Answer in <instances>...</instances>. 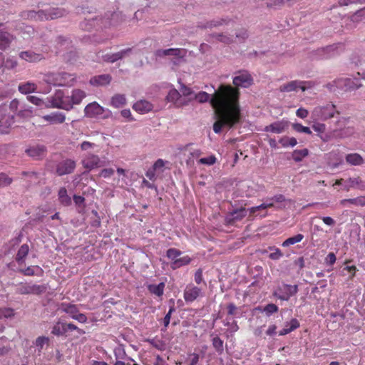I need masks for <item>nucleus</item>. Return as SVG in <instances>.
Masks as SVG:
<instances>
[{
  "instance_id": "27",
  "label": "nucleus",
  "mask_w": 365,
  "mask_h": 365,
  "mask_svg": "<svg viewBox=\"0 0 365 365\" xmlns=\"http://www.w3.org/2000/svg\"><path fill=\"white\" fill-rule=\"evenodd\" d=\"M86 97V93L80 89H75L72 91L70 96V102L71 103V108L73 105L79 104L81 101Z\"/></svg>"
},
{
  "instance_id": "62",
  "label": "nucleus",
  "mask_w": 365,
  "mask_h": 365,
  "mask_svg": "<svg viewBox=\"0 0 365 365\" xmlns=\"http://www.w3.org/2000/svg\"><path fill=\"white\" fill-rule=\"evenodd\" d=\"M325 260H326L327 264H329V265L332 266L335 263V262L336 260V255H334V253L330 252L327 256Z\"/></svg>"
},
{
  "instance_id": "35",
  "label": "nucleus",
  "mask_w": 365,
  "mask_h": 365,
  "mask_svg": "<svg viewBox=\"0 0 365 365\" xmlns=\"http://www.w3.org/2000/svg\"><path fill=\"white\" fill-rule=\"evenodd\" d=\"M67 331L65 323L57 322L52 328L51 334L55 336H61Z\"/></svg>"
},
{
  "instance_id": "21",
  "label": "nucleus",
  "mask_w": 365,
  "mask_h": 365,
  "mask_svg": "<svg viewBox=\"0 0 365 365\" xmlns=\"http://www.w3.org/2000/svg\"><path fill=\"white\" fill-rule=\"evenodd\" d=\"M345 190L349 191L351 188L357 187L360 190L365 189V182L361 179L360 177L349 178L346 181Z\"/></svg>"
},
{
  "instance_id": "16",
  "label": "nucleus",
  "mask_w": 365,
  "mask_h": 365,
  "mask_svg": "<svg viewBox=\"0 0 365 365\" xmlns=\"http://www.w3.org/2000/svg\"><path fill=\"white\" fill-rule=\"evenodd\" d=\"M288 128V122L284 120L276 121L269 125L265 126L264 130L265 132H271L273 133H282Z\"/></svg>"
},
{
  "instance_id": "18",
  "label": "nucleus",
  "mask_w": 365,
  "mask_h": 365,
  "mask_svg": "<svg viewBox=\"0 0 365 365\" xmlns=\"http://www.w3.org/2000/svg\"><path fill=\"white\" fill-rule=\"evenodd\" d=\"M26 153L35 159L43 158L46 153V148L44 145H34L26 150Z\"/></svg>"
},
{
  "instance_id": "47",
  "label": "nucleus",
  "mask_w": 365,
  "mask_h": 365,
  "mask_svg": "<svg viewBox=\"0 0 365 365\" xmlns=\"http://www.w3.org/2000/svg\"><path fill=\"white\" fill-rule=\"evenodd\" d=\"M49 339L46 336H38L35 341L36 346L38 347V351L40 354L45 344H48Z\"/></svg>"
},
{
  "instance_id": "32",
  "label": "nucleus",
  "mask_w": 365,
  "mask_h": 365,
  "mask_svg": "<svg viewBox=\"0 0 365 365\" xmlns=\"http://www.w3.org/2000/svg\"><path fill=\"white\" fill-rule=\"evenodd\" d=\"M110 103L115 108H120L125 105L126 98L123 94H115L112 97Z\"/></svg>"
},
{
  "instance_id": "4",
  "label": "nucleus",
  "mask_w": 365,
  "mask_h": 365,
  "mask_svg": "<svg viewBox=\"0 0 365 365\" xmlns=\"http://www.w3.org/2000/svg\"><path fill=\"white\" fill-rule=\"evenodd\" d=\"M70 96L66 95L65 92L62 90H58L54 95L49 98L48 104H46V108H61L66 110L71 109V103Z\"/></svg>"
},
{
  "instance_id": "5",
  "label": "nucleus",
  "mask_w": 365,
  "mask_h": 365,
  "mask_svg": "<svg viewBox=\"0 0 365 365\" xmlns=\"http://www.w3.org/2000/svg\"><path fill=\"white\" fill-rule=\"evenodd\" d=\"M298 292L297 285H290L284 284L282 286L278 287L274 292L273 295L278 299L283 301H288L289 298L295 295Z\"/></svg>"
},
{
  "instance_id": "15",
  "label": "nucleus",
  "mask_w": 365,
  "mask_h": 365,
  "mask_svg": "<svg viewBox=\"0 0 365 365\" xmlns=\"http://www.w3.org/2000/svg\"><path fill=\"white\" fill-rule=\"evenodd\" d=\"M101 160L98 155L94 154H88L82 160L83 167L88 170H92L100 166Z\"/></svg>"
},
{
  "instance_id": "26",
  "label": "nucleus",
  "mask_w": 365,
  "mask_h": 365,
  "mask_svg": "<svg viewBox=\"0 0 365 365\" xmlns=\"http://www.w3.org/2000/svg\"><path fill=\"white\" fill-rule=\"evenodd\" d=\"M345 159L348 164L354 166L361 165L364 163L362 156L356 153L347 154Z\"/></svg>"
},
{
  "instance_id": "46",
  "label": "nucleus",
  "mask_w": 365,
  "mask_h": 365,
  "mask_svg": "<svg viewBox=\"0 0 365 365\" xmlns=\"http://www.w3.org/2000/svg\"><path fill=\"white\" fill-rule=\"evenodd\" d=\"M268 249L269 250H272L273 251L272 252H271L269 255V259H273V260H278L282 256H283V253L282 252V251L277 248V247H269Z\"/></svg>"
},
{
  "instance_id": "43",
  "label": "nucleus",
  "mask_w": 365,
  "mask_h": 365,
  "mask_svg": "<svg viewBox=\"0 0 365 365\" xmlns=\"http://www.w3.org/2000/svg\"><path fill=\"white\" fill-rule=\"evenodd\" d=\"M212 38L216 41L222 42L226 44H230L232 42V38L230 36L225 35L223 34H217L211 36Z\"/></svg>"
},
{
  "instance_id": "53",
  "label": "nucleus",
  "mask_w": 365,
  "mask_h": 365,
  "mask_svg": "<svg viewBox=\"0 0 365 365\" xmlns=\"http://www.w3.org/2000/svg\"><path fill=\"white\" fill-rule=\"evenodd\" d=\"M279 310V308L278 307L274 304H268L267 305H266L264 308V312L267 314V315H271L274 313H276Z\"/></svg>"
},
{
  "instance_id": "31",
  "label": "nucleus",
  "mask_w": 365,
  "mask_h": 365,
  "mask_svg": "<svg viewBox=\"0 0 365 365\" xmlns=\"http://www.w3.org/2000/svg\"><path fill=\"white\" fill-rule=\"evenodd\" d=\"M165 288V283L160 282L158 284H149L148 286V291L158 297H160L163 294Z\"/></svg>"
},
{
  "instance_id": "59",
  "label": "nucleus",
  "mask_w": 365,
  "mask_h": 365,
  "mask_svg": "<svg viewBox=\"0 0 365 365\" xmlns=\"http://www.w3.org/2000/svg\"><path fill=\"white\" fill-rule=\"evenodd\" d=\"M1 314L3 315V317H11L14 315V310L11 308H1Z\"/></svg>"
},
{
  "instance_id": "50",
  "label": "nucleus",
  "mask_w": 365,
  "mask_h": 365,
  "mask_svg": "<svg viewBox=\"0 0 365 365\" xmlns=\"http://www.w3.org/2000/svg\"><path fill=\"white\" fill-rule=\"evenodd\" d=\"M64 14V9L58 8L53 9L52 10H51L48 17H50L51 19H56L63 16Z\"/></svg>"
},
{
  "instance_id": "29",
  "label": "nucleus",
  "mask_w": 365,
  "mask_h": 365,
  "mask_svg": "<svg viewBox=\"0 0 365 365\" xmlns=\"http://www.w3.org/2000/svg\"><path fill=\"white\" fill-rule=\"evenodd\" d=\"M58 200L63 206H68L71 204V199L68 196L66 187H61L58 193Z\"/></svg>"
},
{
  "instance_id": "42",
  "label": "nucleus",
  "mask_w": 365,
  "mask_h": 365,
  "mask_svg": "<svg viewBox=\"0 0 365 365\" xmlns=\"http://www.w3.org/2000/svg\"><path fill=\"white\" fill-rule=\"evenodd\" d=\"M179 92L180 93L182 98H185V100H188L190 98H193L195 94L190 88L183 84L181 85Z\"/></svg>"
},
{
  "instance_id": "36",
  "label": "nucleus",
  "mask_w": 365,
  "mask_h": 365,
  "mask_svg": "<svg viewBox=\"0 0 365 365\" xmlns=\"http://www.w3.org/2000/svg\"><path fill=\"white\" fill-rule=\"evenodd\" d=\"M186 54V50L184 48H168L167 49L168 56H173L178 57L177 61H180Z\"/></svg>"
},
{
  "instance_id": "28",
  "label": "nucleus",
  "mask_w": 365,
  "mask_h": 365,
  "mask_svg": "<svg viewBox=\"0 0 365 365\" xmlns=\"http://www.w3.org/2000/svg\"><path fill=\"white\" fill-rule=\"evenodd\" d=\"M14 123L13 117L5 115L0 120V133L6 134L9 133V128Z\"/></svg>"
},
{
  "instance_id": "57",
  "label": "nucleus",
  "mask_w": 365,
  "mask_h": 365,
  "mask_svg": "<svg viewBox=\"0 0 365 365\" xmlns=\"http://www.w3.org/2000/svg\"><path fill=\"white\" fill-rule=\"evenodd\" d=\"M216 161V158L214 155H210L207 158H202L199 160V163L203 165H211Z\"/></svg>"
},
{
  "instance_id": "56",
  "label": "nucleus",
  "mask_w": 365,
  "mask_h": 365,
  "mask_svg": "<svg viewBox=\"0 0 365 365\" xmlns=\"http://www.w3.org/2000/svg\"><path fill=\"white\" fill-rule=\"evenodd\" d=\"M194 279L197 284H200L202 282H203L206 285V283L205 282V281L203 279L202 269L201 268H199L195 272V276H194Z\"/></svg>"
},
{
  "instance_id": "58",
  "label": "nucleus",
  "mask_w": 365,
  "mask_h": 365,
  "mask_svg": "<svg viewBox=\"0 0 365 365\" xmlns=\"http://www.w3.org/2000/svg\"><path fill=\"white\" fill-rule=\"evenodd\" d=\"M175 311V308L174 305H173L170 307L168 312L165 316V317L163 319V323H164V326L165 327H167L169 325L170 318H171V314Z\"/></svg>"
},
{
  "instance_id": "24",
  "label": "nucleus",
  "mask_w": 365,
  "mask_h": 365,
  "mask_svg": "<svg viewBox=\"0 0 365 365\" xmlns=\"http://www.w3.org/2000/svg\"><path fill=\"white\" fill-rule=\"evenodd\" d=\"M111 79L112 78L109 74H102L92 78L90 83L93 86H104L109 84Z\"/></svg>"
},
{
  "instance_id": "54",
  "label": "nucleus",
  "mask_w": 365,
  "mask_h": 365,
  "mask_svg": "<svg viewBox=\"0 0 365 365\" xmlns=\"http://www.w3.org/2000/svg\"><path fill=\"white\" fill-rule=\"evenodd\" d=\"M12 179L9 178L5 173H0V187H4L10 185Z\"/></svg>"
},
{
  "instance_id": "6",
  "label": "nucleus",
  "mask_w": 365,
  "mask_h": 365,
  "mask_svg": "<svg viewBox=\"0 0 365 365\" xmlns=\"http://www.w3.org/2000/svg\"><path fill=\"white\" fill-rule=\"evenodd\" d=\"M76 166V163L73 160H63L56 164V174L58 176L71 174L74 171Z\"/></svg>"
},
{
  "instance_id": "48",
  "label": "nucleus",
  "mask_w": 365,
  "mask_h": 365,
  "mask_svg": "<svg viewBox=\"0 0 365 365\" xmlns=\"http://www.w3.org/2000/svg\"><path fill=\"white\" fill-rule=\"evenodd\" d=\"M292 128L297 133H304L308 135L312 134V130L309 127L302 125L300 123H293Z\"/></svg>"
},
{
  "instance_id": "25",
  "label": "nucleus",
  "mask_w": 365,
  "mask_h": 365,
  "mask_svg": "<svg viewBox=\"0 0 365 365\" xmlns=\"http://www.w3.org/2000/svg\"><path fill=\"white\" fill-rule=\"evenodd\" d=\"M300 324L297 319H292L289 322L286 323L284 329L279 331V335H286L299 328Z\"/></svg>"
},
{
  "instance_id": "10",
  "label": "nucleus",
  "mask_w": 365,
  "mask_h": 365,
  "mask_svg": "<svg viewBox=\"0 0 365 365\" xmlns=\"http://www.w3.org/2000/svg\"><path fill=\"white\" fill-rule=\"evenodd\" d=\"M201 295V289L195 286L192 284H190L186 286L184 290L183 297L186 302L190 303L194 302Z\"/></svg>"
},
{
  "instance_id": "17",
  "label": "nucleus",
  "mask_w": 365,
  "mask_h": 365,
  "mask_svg": "<svg viewBox=\"0 0 365 365\" xmlns=\"http://www.w3.org/2000/svg\"><path fill=\"white\" fill-rule=\"evenodd\" d=\"M84 112L86 116L93 118L102 115L104 112V108L96 102H93L86 106Z\"/></svg>"
},
{
  "instance_id": "19",
  "label": "nucleus",
  "mask_w": 365,
  "mask_h": 365,
  "mask_svg": "<svg viewBox=\"0 0 365 365\" xmlns=\"http://www.w3.org/2000/svg\"><path fill=\"white\" fill-rule=\"evenodd\" d=\"M42 118L50 124H61L66 120V115L61 112H53L42 116Z\"/></svg>"
},
{
  "instance_id": "38",
  "label": "nucleus",
  "mask_w": 365,
  "mask_h": 365,
  "mask_svg": "<svg viewBox=\"0 0 365 365\" xmlns=\"http://www.w3.org/2000/svg\"><path fill=\"white\" fill-rule=\"evenodd\" d=\"M303 239L304 235L302 234H297V235L287 238L282 242V245L284 247H289L290 245L300 242Z\"/></svg>"
},
{
  "instance_id": "8",
  "label": "nucleus",
  "mask_w": 365,
  "mask_h": 365,
  "mask_svg": "<svg viewBox=\"0 0 365 365\" xmlns=\"http://www.w3.org/2000/svg\"><path fill=\"white\" fill-rule=\"evenodd\" d=\"M252 82L253 78L248 72L240 71L233 78L235 87L232 88L239 91V87L247 88L252 84Z\"/></svg>"
},
{
  "instance_id": "13",
  "label": "nucleus",
  "mask_w": 365,
  "mask_h": 365,
  "mask_svg": "<svg viewBox=\"0 0 365 365\" xmlns=\"http://www.w3.org/2000/svg\"><path fill=\"white\" fill-rule=\"evenodd\" d=\"M12 40L13 36L5 30L4 24L0 23V50L9 48Z\"/></svg>"
},
{
  "instance_id": "11",
  "label": "nucleus",
  "mask_w": 365,
  "mask_h": 365,
  "mask_svg": "<svg viewBox=\"0 0 365 365\" xmlns=\"http://www.w3.org/2000/svg\"><path fill=\"white\" fill-rule=\"evenodd\" d=\"M247 210L245 207L236 209L227 215L225 221L228 225H234L247 216Z\"/></svg>"
},
{
  "instance_id": "14",
  "label": "nucleus",
  "mask_w": 365,
  "mask_h": 365,
  "mask_svg": "<svg viewBox=\"0 0 365 365\" xmlns=\"http://www.w3.org/2000/svg\"><path fill=\"white\" fill-rule=\"evenodd\" d=\"M304 83H306V82L300 81H292L288 82L287 83L280 86L279 90L280 92L284 93L296 91L297 88H300L302 91H305L307 88L304 86Z\"/></svg>"
},
{
  "instance_id": "34",
  "label": "nucleus",
  "mask_w": 365,
  "mask_h": 365,
  "mask_svg": "<svg viewBox=\"0 0 365 365\" xmlns=\"http://www.w3.org/2000/svg\"><path fill=\"white\" fill-rule=\"evenodd\" d=\"M36 85L34 83L26 82L24 83L19 84V91L24 94L30 93L34 92L36 89Z\"/></svg>"
},
{
  "instance_id": "60",
  "label": "nucleus",
  "mask_w": 365,
  "mask_h": 365,
  "mask_svg": "<svg viewBox=\"0 0 365 365\" xmlns=\"http://www.w3.org/2000/svg\"><path fill=\"white\" fill-rule=\"evenodd\" d=\"M296 115L297 117L304 119L308 116L309 112L307 109L300 108L297 110Z\"/></svg>"
},
{
  "instance_id": "41",
  "label": "nucleus",
  "mask_w": 365,
  "mask_h": 365,
  "mask_svg": "<svg viewBox=\"0 0 365 365\" xmlns=\"http://www.w3.org/2000/svg\"><path fill=\"white\" fill-rule=\"evenodd\" d=\"M190 262L191 259L189 256H184L173 261L172 263V267L175 269L177 267H180V266L188 264Z\"/></svg>"
},
{
  "instance_id": "45",
  "label": "nucleus",
  "mask_w": 365,
  "mask_h": 365,
  "mask_svg": "<svg viewBox=\"0 0 365 365\" xmlns=\"http://www.w3.org/2000/svg\"><path fill=\"white\" fill-rule=\"evenodd\" d=\"M19 63L14 57H8L4 63L5 68L13 70L18 66Z\"/></svg>"
},
{
  "instance_id": "49",
  "label": "nucleus",
  "mask_w": 365,
  "mask_h": 365,
  "mask_svg": "<svg viewBox=\"0 0 365 365\" xmlns=\"http://www.w3.org/2000/svg\"><path fill=\"white\" fill-rule=\"evenodd\" d=\"M313 124L312 128L315 132L319 133H323L326 130V125L324 123H319V121H314L312 120Z\"/></svg>"
},
{
  "instance_id": "30",
  "label": "nucleus",
  "mask_w": 365,
  "mask_h": 365,
  "mask_svg": "<svg viewBox=\"0 0 365 365\" xmlns=\"http://www.w3.org/2000/svg\"><path fill=\"white\" fill-rule=\"evenodd\" d=\"M29 246L27 244L22 245L18 250L16 256V260L18 263L24 262L26 257L29 254Z\"/></svg>"
},
{
  "instance_id": "40",
  "label": "nucleus",
  "mask_w": 365,
  "mask_h": 365,
  "mask_svg": "<svg viewBox=\"0 0 365 365\" xmlns=\"http://www.w3.org/2000/svg\"><path fill=\"white\" fill-rule=\"evenodd\" d=\"M279 143L282 147L287 148L289 146L294 147L297 144V140L294 137L284 136L279 140Z\"/></svg>"
},
{
  "instance_id": "23",
  "label": "nucleus",
  "mask_w": 365,
  "mask_h": 365,
  "mask_svg": "<svg viewBox=\"0 0 365 365\" xmlns=\"http://www.w3.org/2000/svg\"><path fill=\"white\" fill-rule=\"evenodd\" d=\"M133 108L140 113H145L153 109V105L147 101L140 100L134 103Z\"/></svg>"
},
{
  "instance_id": "12",
  "label": "nucleus",
  "mask_w": 365,
  "mask_h": 365,
  "mask_svg": "<svg viewBox=\"0 0 365 365\" xmlns=\"http://www.w3.org/2000/svg\"><path fill=\"white\" fill-rule=\"evenodd\" d=\"M21 59L29 63H37L44 59V56L41 53H36L31 50L21 51L19 53Z\"/></svg>"
},
{
  "instance_id": "61",
  "label": "nucleus",
  "mask_w": 365,
  "mask_h": 365,
  "mask_svg": "<svg viewBox=\"0 0 365 365\" xmlns=\"http://www.w3.org/2000/svg\"><path fill=\"white\" fill-rule=\"evenodd\" d=\"M114 173V170L113 168H106L103 169L100 173L101 177L105 178L110 177Z\"/></svg>"
},
{
  "instance_id": "7",
  "label": "nucleus",
  "mask_w": 365,
  "mask_h": 365,
  "mask_svg": "<svg viewBox=\"0 0 365 365\" xmlns=\"http://www.w3.org/2000/svg\"><path fill=\"white\" fill-rule=\"evenodd\" d=\"M46 287L45 285L34 284L31 283H21L18 292L21 294H41L45 292Z\"/></svg>"
},
{
  "instance_id": "9",
  "label": "nucleus",
  "mask_w": 365,
  "mask_h": 365,
  "mask_svg": "<svg viewBox=\"0 0 365 365\" xmlns=\"http://www.w3.org/2000/svg\"><path fill=\"white\" fill-rule=\"evenodd\" d=\"M192 98H190L188 100L182 98L180 93L175 88L170 90L166 96L167 101L173 103L178 108L187 106L192 101Z\"/></svg>"
},
{
  "instance_id": "37",
  "label": "nucleus",
  "mask_w": 365,
  "mask_h": 365,
  "mask_svg": "<svg viewBox=\"0 0 365 365\" xmlns=\"http://www.w3.org/2000/svg\"><path fill=\"white\" fill-rule=\"evenodd\" d=\"M229 20L225 19H218L216 20H212L209 22H207L204 26H200L202 29H212L214 27H217L223 24H228Z\"/></svg>"
},
{
  "instance_id": "64",
  "label": "nucleus",
  "mask_w": 365,
  "mask_h": 365,
  "mask_svg": "<svg viewBox=\"0 0 365 365\" xmlns=\"http://www.w3.org/2000/svg\"><path fill=\"white\" fill-rule=\"evenodd\" d=\"M199 355L196 353L190 354V359L188 365H197L199 361Z\"/></svg>"
},
{
  "instance_id": "33",
  "label": "nucleus",
  "mask_w": 365,
  "mask_h": 365,
  "mask_svg": "<svg viewBox=\"0 0 365 365\" xmlns=\"http://www.w3.org/2000/svg\"><path fill=\"white\" fill-rule=\"evenodd\" d=\"M308 155L309 150L307 148L294 150L292 153V159L297 163L301 162Z\"/></svg>"
},
{
  "instance_id": "55",
  "label": "nucleus",
  "mask_w": 365,
  "mask_h": 365,
  "mask_svg": "<svg viewBox=\"0 0 365 365\" xmlns=\"http://www.w3.org/2000/svg\"><path fill=\"white\" fill-rule=\"evenodd\" d=\"M27 99L29 102L37 106H42L43 105H46L42 99L35 96H27Z\"/></svg>"
},
{
  "instance_id": "52",
  "label": "nucleus",
  "mask_w": 365,
  "mask_h": 365,
  "mask_svg": "<svg viewBox=\"0 0 365 365\" xmlns=\"http://www.w3.org/2000/svg\"><path fill=\"white\" fill-rule=\"evenodd\" d=\"M349 203L356 206H364L365 205V196H360L355 198H350Z\"/></svg>"
},
{
  "instance_id": "20",
  "label": "nucleus",
  "mask_w": 365,
  "mask_h": 365,
  "mask_svg": "<svg viewBox=\"0 0 365 365\" xmlns=\"http://www.w3.org/2000/svg\"><path fill=\"white\" fill-rule=\"evenodd\" d=\"M21 16L25 19L42 20L43 18L48 19V15L43 11H24L21 12Z\"/></svg>"
},
{
  "instance_id": "3",
  "label": "nucleus",
  "mask_w": 365,
  "mask_h": 365,
  "mask_svg": "<svg viewBox=\"0 0 365 365\" xmlns=\"http://www.w3.org/2000/svg\"><path fill=\"white\" fill-rule=\"evenodd\" d=\"M335 114H339L336 110L335 105L333 103H327L325 106H319L315 107L312 112V119L314 121H325L333 118Z\"/></svg>"
},
{
  "instance_id": "22",
  "label": "nucleus",
  "mask_w": 365,
  "mask_h": 365,
  "mask_svg": "<svg viewBox=\"0 0 365 365\" xmlns=\"http://www.w3.org/2000/svg\"><path fill=\"white\" fill-rule=\"evenodd\" d=\"M131 51V48H126L119 52L112 54H106L103 56V59L109 63H114L121 58H123L126 54Z\"/></svg>"
},
{
  "instance_id": "2",
  "label": "nucleus",
  "mask_w": 365,
  "mask_h": 365,
  "mask_svg": "<svg viewBox=\"0 0 365 365\" xmlns=\"http://www.w3.org/2000/svg\"><path fill=\"white\" fill-rule=\"evenodd\" d=\"M45 81L57 86H71L76 81V76L66 72L51 73L46 75Z\"/></svg>"
},
{
  "instance_id": "63",
  "label": "nucleus",
  "mask_w": 365,
  "mask_h": 365,
  "mask_svg": "<svg viewBox=\"0 0 365 365\" xmlns=\"http://www.w3.org/2000/svg\"><path fill=\"white\" fill-rule=\"evenodd\" d=\"M227 314L229 315H235L237 313V307L233 303H230L227 307Z\"/></svg>"
},
{
  "instance_id": "39",
  "label": "nucleus",
  "mask_w": 365,
  "mask_h": 365,
  "mask_svg": "<svg viewBox=\"0 0 365 365\" xmlns=\"http://www.w3.org/2000/svg\"><path fill=\"white\" fill-rule=\"evenodd\" d=\"M63 310L73 319L79 313L77 306L71 304H63Z\"/></svg>"
},
{
  "instance_id": "44",
  "label": "nucleus",
  "mask_w": 365,
  "mask_h": 365,
  "mask_svg": "<svg viewBox=\"0 0 365 365\" xmlns=\"http://www.w3.org/2000/svg\"><path fill=\"white\" fill-rule=\"evenodd\" d=\"M212 346L219 354H222L223 351V341L218 336H215L212 339Z\"/></svg>"
},
{
  "instance_id": "51",
  "label": "nucleus",
  "mask_w": 365,
  "mask_h": 365,
  "mask_svg": "<svg viewBox=\"0 0 365 365\" xmlns=\"http://www.w3.org/2000/svg\"><path fill=\"white\" fill-rule=\"evenodd\" d=\"M181 255V252L179 250H177L175 248H170L167 250L166 255L167 257L172 259L175 260L178 257H179Z\"/></svg>"
},
{
  "instance_id": "1",
  "label": "nucleus",
  "mask_w": 365,
  "mask_h": 365,
  "mask_svg": "<svg viewBox=\"0 0 365 365\" xmlns=\"http://www.w3.org/2000/svg\"><path fill=\"white\" fill-rule=\"evenodd\" d=\"M240 91L230 85L221 84L210 96L205 91L194 94L192 100L200 103L210 102L215 109L217 120L213 124V130L220 133L225 127L232 128L242 120L240 106Z\"/></svg>"
}]
</instances>
